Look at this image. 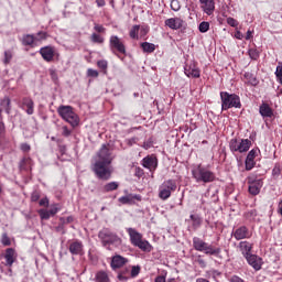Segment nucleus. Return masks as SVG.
Instances as JSON below:
<instances>
[{
	"label": "nucleus",
	"instance_id": "1",
	"mask_svg": "<svg viewBox=\"0 0 282 282\" xmlns=\"http://www.w3.org/2000/svg\"><path fill=\"white\" fill-rule=\"evenodd\" d=\"M127 232L130 237V242L135 248H139V250H142L143 252H151L153 250V246L149 242V240L142 239V234H140L135 228H127Z\"/></svg>",
	"mask_w": 282,
	"mask_h": 282
},
{
	"label": "nucleus",
	"instance_id": "2",
	"mask_svg": "<svg viewBox=\"0 0 282 282\" xmlns=\"http://www.w3.org/2000/svg\"><path fill=\"white\" fill-rule=\"evenodd\" d=\"M57 113L62 118V120H65V122H68L70 127L76 128L78 124H80V117L74 111V108L72 106H65L62 105L57 108Z\"/></svg>",
	"mask_w": 282,
	"mask_h": 282
},
{
	"label": "nucleus",
	"instance_id": "3",
	"mask_svg": "<svg viewBox=\"0 0 282 282\" xmlns=\"http://www.w3.org/2000/svg\"><path fill=\"white\" fill-rule=\"evenodd\" d=\"M192 177H194L195 182H197L198 184H210V182H215V173L202 166V164H198L195 167H193Z\"/></svg>",
	"mask_w": 282,
	"mask_h": 282
},
{
	"label": "nucleus",
	"instance_id": "4",
	"mask_svg": "<svg viewBox=\"0 0 282 282\" xmlns=\"http://www.w3.org/2000/svg\"><path fill=\"white\" fill-rule=\"evenodd\" d=\"M193 248L194 250H197V252H204L205 254H210L213 257H219V254H221V248H215L213 245H209L198 237L193 238Z\"/></svg>",
	"mask_w": 282,
	"mask_h": 282
},
{
	"label": "nucleus",
	"instance_id": "5",
	"mask_svg": "<svg viewBox=\"0 0 282 282\" xmlns=\"http://www.w3.org/2000/svg\"><path fill=\"white\" fill-rule=\"evenodd\" d=\"M93 172L99 180H111V173H113V167L111 163H105L102 161H95L93 164Z\"/></svg>",
	"mask_w": 282,
	"mask_h": 282
},
{
	"label": "nucleus",
	"instance_id": "6",
	"mask_svg": "<svg viewBox=\"0 0 282 282\" xmlns=\"http://www.w3.org/2000/svg\"><path fill=\"white\" fill-rule=\"evenodd\" d=\"M220 98L223 111H228V109H232V107H235V109H241V99L239 96L221 91Z\"/></svg>",
	"mask_w": 282,
	"mask_h": 282
},
{
	"label": "nucleus",
	"instance_id": "7",
	"mask_svg": "<svg viewBox=\"0 0 282 282\" xmlns=\"http://www.w3.org/2000/svg\"><path fill=\"white\" fill-rule=\"evenodd\" d=\"M98 237L102 246H121L122 239L108 228H104L99 231Z\"/></svg>",
	"mask_w": 282,
	"mask_h": 282
},
{
	"label": "nucleus",
	"instance_id": "8",
	"mask_svg": "<svg viewBox=\"0 0 282 282\" xmlns=\"http://www.w3.org/2000/svg\"><path fill=\"white\" fill-rule=\"evenodd\" d=\"M250 147H252L250 139H241L240 141L231 139L229 142V149L232 153H247V151H250Z\"/></svg>",
	"mask_w": 282,
	"mask_h": 282
},
{
	"label": "nucleus",
	"instance_id": "9",
	"mask_svg": "<svg viewBox=\"0 0 282 282\" xmlns=\"http://www.w3.org/2000/svg\"><path fill=\"white\" fill-rule=\"evenodd\" d=\"M177 188V184L173 180H167L162 183L159 188V197L160 199L166 200L171 197V194L175 192Z\"/></svg>",
	"mask_w": 282,
	"mask_h": 282
},
{
	"label": "nucleus",
	"instance_id": "10",
	"mask_svg": "<svg viewBox=\"0 0 282 282\" xmlns=\"http://www.w3.org/2000/svg\"><path fill=\"white\" fill-rule=\"evenodd\" d=\"M96 162H104L106 164H111L113 162V156L111 155V150L109 145L102 144L97 153Z\"/></svg>",
	"mask_w": 282,
	"mask_h": 282
},
{
	"label": "nucleus",
	"instance_id": "11",
	"mask_svg": "<svg viewBox=\"0 0 282 282\" xmlns=\"http://www.w3.org/2000/svg\"><path fill=\"white\" fill-rule=\"evenodd\" d=\"M184 74L187 78H199L202 76V72L195 62H189L184 67Z\"/></svg>",
	"mask_w": 282,
	"mask_h": 282
},
{
	"label": "nucleus",
	"instance_id": "12",
	"mask_svg": "<svg viewBox=\"0 0 282 282\" xmlns=\"http://www.w3.org/2000/svg\"><path fill=\"white\" fill-rule=\"evenodd\" d=\"M249 193L250 195H259L261 193V188L263 187L262 180H254V177H248Z\"/></svg>",
	"mask_w": 282,
	"mask_h": 282
},
{
	"label": "nucleus",
	"instance_id": "13",
	"mask_svg": "<svg viewBox=\"0 0 282 282\" xmlns=\"http://www.w3.org/2000/svg\"><path fill=\"white\" fill-rule=\"evenodd\" d=\"M109 43L110 50H116L119 52V54H127V47L124 46V43H122V40H120V37L117 35L110 36Z\"/></svg>",
	"mask_w": 282,
	"mask_h": 282
},
{
	"label": "nucleus",
	"instance_id": "14",
	"mask_svg": "<svg viewBox=\"0 0 282 282\" xmlns=\"http://www.w3.org/2000/svg\"><path fill=\"white\" fill-rule=\"evenodd\" d=\"M129 263V259L120 256V254H115L111 258L110 261V268L112 270H120V268H124Z\"/></svg>",
	"mask_w": 282,
	"mask_h": 282
},
{
	"label": "nucleus",
	"instance_id": "15",
	"mask_svg": "<svg viewBox=\"0 0 282 282\" xmlns=\"http://www.w3.org/2000/svg\"><path fill=\"white\" fill-rule=\"evenodd\" d=\"M40 54L46 63H52L56 54V50L53 46H44L40 50Z\"/></svg>",
	"mask_w": 282,
	"mask_h": 282
},
{
	"label": "nucleus",
	"instance_id": "16",
	"mask_svg": "<svg viewBox=\"0 0 282 282\" xmlns=\"http://www.w3.org/2000/svg\"><path fill=\"white\" fill-rule=\"evenodd\" d=\"M234 237L236 238L237 241H241V239H250L252 235L250 234V230H248V227L241 226L237 228L232 232Z\"/></svg>",
	"mask_w": 282,
	"mask_h": 282
},
{
	"label": "nucleus",
	"instance_id": "17",
	"mask_svg": "<svg viewBox=\"0 0 282 282\" xmlns=\"http://www.w3.org/2000/svg\"><path fill=\"white\" fill-rule=\"evenodd\" d=\"M245 259L247 260V263L253 268V270H261V265H263V259H261V257L251 253Z\"/></svg>",
	"mask_w": 282,
	"mask_h": 282
},
{
	"label": "nucleus",
	"instance_id": "18",
	"mask_svg": "<svg viewBox=\"0 0 282 282\" xmlns=\"http://www.w3.org/2000/svg\"><path fill=\"white\" fill-rule=\"evenodd\" d=\"M141 164L144 169H148L149 171H155L158 169V158L148 155L142 159Z\"/></svg>",
	"mask_w": 282,
	"mask_h": 282
},
{
	"label": "nucleus",
	"instance_id": "19",
	"mask_svg": "<svg viewBox=\"0 0 282 282\" xmlns=\"http://www.w3.org/2000/svg\"><path fill=\"white\" fill-rule=\"evenodd\" d=\"M199 3L203 12L208 17L215 12V0H199Z\"/></svg>",
	"mask_w": 282,
	"mask_h": 282
},
{
	"label": "nucleus",
	"instance_id": "20",
	"mask_svg": "<svg viewBox=\"0 0 282 282\" xmlns=\"http://www.w3.org/2000/svg\"><path fill=\"white\" fill-rule=\"evenodd\" d=\"M165 25L170 30H181V28H184V20L182 18H170L165 20Z\"/></svg>",
	"mask_w": 282,
	"mask_h": 282
},
{
	"label": "nucleus",
	"instance_id": "21",
	"mask_svg": "<svg viewBox=\"0 0 282 282\" xmlns=\"http://www.w3.org/2000/svg\"><path fill=\"white\" fill-rule=\"evenodd\" d=\"M18 257L19 256L17 254V251L14 249L8 248L4 253L6 265L8 268H12Z\"/></svg>",
	"mask_w": 282,
	"mask_h": 282
},
{
	"label": "nucleus",
	"instance_id": "22",
	"mask_svg": "<svg viewBox=\"0 0 282 282\" xmlns=\"http://www.w3.org/2000/svg\"><path fill=\"white\" fill-rule=\"evenodd\" d=\"M238 248L242 254V257H245V259L247 257H250V254H252V248H253V245L250 243L249 241H240L239 245H238Z\"/></svg>",
	"mask_w": 282,
	"mask_h": 282
},
{
	"label": "nucleus",
	"instance_id": "23",
	"mask_svg": "<svg viewBox=\"0 0 282 282\" xmlns=\"http://www.w3.org/2000/svg\"><path fill=\"white\" fill-rule=\"evenodd\" d=\"M254 158H257V150L249 151L245 161L246 171H252L254 169Z\"/></svg>",
	"mask_w": 282,
	"mask_h": 282
},
{
	"label": "nucleus",
	"instance_id": "24",
	"mask_svg": "<svg viewBox=\"0 0 282 282\" xmlns=\"http://www.w3.org/2000/svg\"><path fill=\"white\" fill-rule=\"evenodd\" d=\"M22 109L26 111L28 116H32L34 113V101L31 98L24 97L22 99Z\"/></svg>",
	"mask_w": 282,
	"mask_h": 282
},
{
	"label": "nucleus",
	"instance_id": "25",
	"mask_svg": "<svg viewBox=\"0 0 282 282\" xmlns=\"http://www.w3.org/2000/svg\"><path fill=\"white\" fill-rule=\"evenodd\" d=\"M70 254H83V242L80 241H74L69 245L68 248Z\"/></svg>",
	"mask_w": 282,
	"mask_h": 282
},
{
	"label": "nucleus",
	"instance_id": "26",
	"mask_svg": "<svg viewBox=\"0 0 282 282\" xmlns=\"http://www.w3.org/2000/svg\"><path fill=\"white\" fill-rule=\"evenodd\" d=\"M260 115L262 118H272L274 116V112L272 111V108L268 104H262L260 106Z\"/></svg>",
	"mask_w": 282,
	"mask_h": 282
},
{
	"label": "nucleus",
	"instance_id": "27",
	"mask_svg": "<svg viewBox=\"0 0 282 282\" xmlns=\"http://www.w3.org/2000/svg\"><path fill=\"white\" fill-rule=\"evenodd\" d=\"M20 171H30L32 169V159L23 158L19 163Z\"/></svg>",
	"mask_w": 282,
	"mask_h": 282
},
{
	"label": "nucleus",
	"instance_id": "28",
	"mask_svg": "<svg viewBox=\"0 0 282 282\" xmlns=\"http://www.w3.org/2000/svg\"><path fill=\"white\" fill-rule=\"evenodd\" d=\"M119 281H129L131 279V270L129 268H124L117 275Z\"/></svg>",
	"mask_w": 282,
	"mask_h": 282
},
{
	"label": "nucleus",
	"instance_id": "29",
	"mask_svg": "<svg viewBox=\"0 0 282 282\" xmlns=\"http://www.w3.org/2000/svg\"><path fill=\"white\" fill-rule=\"evenodd\" d=\"M141 47L147 54H153V52H155V44L153 43L143 42L141 43Z\"/></svg>",
	"mask_w": 282,
	"mask_h": 282
},
{
	"label": "nucleus",
	"instance_id": "30",
	"mask_svg": "<svg viewBox=\"0 0 282 282\" xmlns=\"http://www.w3.org/2000/svg\"><path fill=\"white\" fill-rule=\"evenodd\" d=\"M245 79L249 85H252L253 87H257L259 85V80H257V77L252 75V73H245Z\"/></svg>",
	"mask_w": 282,
	"mask_h": 282
},
{
	"label": "nucleus",
	"instance_id": "31",
	"mask_svg": "<svg viewBox=\"0 0 282 282\" xmlns=\"http://www.w3.org/2000/svg\"><path fill=\"white\" fill-rule=\"evenodd\" d=\"M34 43H36V37L32 34H26L22 39L23 45H34Z\"/></svg>",
	"mask_w": 282,
	"mask_h": 282
},
{
	"label": "nucleus",
	"instance_id": "32",
	"mask_svg": "<svg viewBox=\"0 0 282 282\" xmlns=\"http://www.w3.org/2000/svg\"><path fill=\"white\" fill-rule=\"evenodd\" d=\"M118 182H110L102 187L104 193H111V191H118Z\"/></svg>",
	"mask_w": 282,
	"mask_h": 282
},
{
	"label": "nucleus",
	"instance_id": "33",
	"mask_svg": "<svg viewBox=\"0 0 282 282\" xmlns=\"http://www.w3.org/2000/svg\"><path fill=\"white\" fill-rule=\"evenodd\" d=\"M189 219L193 221L192 226L195 230H197V228H199V226H202V217H199V215H191Z\"/></svg>",
	"mask_w": 282,
	"mask_h": 282
},
{
	"label": "nucleus",
	"instance_id": "34",
	"mask_svg": "<svg viewBox=\"0 0 282 282\" xmlns=\"http://www.w3.org/2000/svg\"><path fill=\"white\" fill-rule=\"evenodd\" d=\"M96 282H109V274L105 271H99L96 274Z\"/></svg>",
	"mask_w": 282,
	"mask_h": 282
},
{
	"label": "nucleus",
	"instance_id": "35",
	"mask_svg": "<svg viewBox=\"0 0 282 282\" xmlns=\"http://www.w3.org/2000/svg\"><path fill=\"white\" fill-rule=\"evenodd\" d=\"M275 78L280 85H282V62H279L275 68Z\"/></svg>",
	"mask_w": 282,
	"mask_h": 282
},
{
	"label": "nucleus",
	"instance_id": "36",
	"mask_svg": "<svg viewBox=\"0 0 282 282\" xmlns=\"http://www.w3.org/2000/svg\"><path fill=\"white\" fill-rule=\"evenodd\" d=\"M139 32H140V25H133L132 28H131V30H130V37H132V39H134V40H137L138 41V39H139V36H138V34H139Z\"/></svg>",
	"mask_w": 282,
	"mask_h": 282
},
{
	"label": "nucleus",
	"instance_id": "37",
	"mask_svg": "<svg viewBox=\"0 0 282 282\" xmlns=\"http://www.w3.org/2000/svg\"><path fill=\"white\" fill-rule=\"evenodd\" d=\"M198 30L199 32H202V34H206V32H208V30H210V23L204 21L200 22V24L198 25Z\"/></svg>",
	"mask_w": 282,
	"mask_h": 282
},
{
	"label": "nucleus",
	"instance_id": "38",
	"mask_svg": "<svg viewBox=\"0 0 282 282\" xmlns=\"http://www.w3.org/2000/svg\"><path fill=\"white\" fill-rule=\"evenodd\" d=\"M90 41L93 43H105V37L104 36H100L99 34L97 33H93L91 36H90Z\"/></svg>",
	"mask_w": 282,
	"mask_h": 282
},
{
	"label": "nucleus",
	"instance_id": "39",
	"mask_svg": "<svg viewBox=\"0 0 282 282\" xmlns=\"http://www.w3.org/2000/svg\"><path fill=\"white\" fill-rule=\"evenodd\" d=\"M181 9H182V4L180 3V0L171 1V10H173L174 12H180Z\"/></svg>",
	"mask_w": 282,
	"mask_h": 282
},
{
	"label": "nucleus",
	"instance_id": "40",
	"mask_svg": "<svg viewBox=\"0 0 282 282\" xmlns=\"http://www.w3.org/2000/svg\"><path fill=\"white\" fill-rule=\"evenodd\" d=\"M12 51H6L4 52V58H3V64L4 65H10L11 61H12Z\"/></svg>",
	"mask_w": 282,
	"mask_h": 282
},
{
	"label": "nucleus",
	"instance_id": "41",
	"mask_svg": "<svg viewBox=\"0 0 282 282\" xmlns=\"http://www.w3.org/2000/svg\"><path fill=\"white\" fill-rule=\"evenodd\" d=\"M39 215H40L41 219H45V220H47V219H50V217H52V215L50 214V210H47V209H40Z\"/></svg>",
	"mask_w": 282,
	"mask_h": 282
},
{
	"label": "nucleus",
	"instance_id": "42",
	"mask_svg": "<svg viewBox=\"0 0 282 282\" xmlns=\"http://www.w3.org/2000/svg\"><path fill=\"white\" fill-rule=\"evenodd\" d=\"M140 274V265H133L130 271L131 279H135Z\"/></svg>",
	"mask_w": 282,
	"mask_h": 282
},
{
	"label": "nucleus",
	"instance_id": "43",
	"mask_svg": "<svg viewBox=\"0 0 282 282\" xmlns=\"http://www.w3.org/2000/svg\"><path fill=\"white\" fill-rule=\"evenodd\" d=\"M58 210H61V205L54 204L51 206V209L48 210V213L51 214V217H54V215H56Z\"/></svg>",
	"mask_w": 282,
	"mask_h": 282
},
{
	"label": "nucleus",
	"instance_id": "44",
	"mask_svg": "<svg viewBox=\"0 0 282 282\" xmlns=\"http://www.w3.org/2000/svg\"><path fill=\"white\" fill-rule=\"evenodd\" d=\"M119 202L120 204H133V198L131 196H122Z\"/></svg>",
	"mask_w": 282,
	"mask_h": 282
},
{
	"label": "nucleus",
	"instance_id": "45",
	"mask_svg": "<svg viewBox=\"0 0 282 282\" xmlns=\"http://www.w3.org/2000/svg\"><path fill=\"white\" fill-rule=\"evenodd\" d=\"M1 243L2 246H11L12 241H10L8 234H2Z\"/></svg>",
	"mask_w": 282,
	"mask_h": 282
},
{
	"label": "nucleus",
	"instance_id": "46",
	"mask_svg": "<svg viewBox=\"0 0 282 282\" xmlns=\"http://www.w3.org/2000/svg\"><path fill=\"white\" fill-rule=\"evenodd\" d=\"M87 76H88L89 78H98L99 73H98V70H96V69L88 68V69H87Z\"/></svg>",
	"mask_w": 282,
	"mask_h": 282
},
{
	"label": "nucleus",
	"instance_id": "47",
	"mask_svg": "<svg viewBox=\"0 0 282 282\" xmlns=\"http://www.w3.org/2000/svg\"><path fill=\"white\" fill-rule=\"evenodd\" d=\"M249 56L252 61H257V58H259V51L254 48L249 50Z\"/></svg>",
	"mask_w": 282,
	"mask_h": 282
},
{
	"label": "nucleus",
	"instance_id": "48",
	"mask_svg": "<svg viewBox=\"0 0 282 282\" xmlns=\"http://www.w3.org/2000/svg\"><path fill=\"white\" fill-rule=\"evenodd\" d=\"M97 66L99 67V69H107L109 63L106 59H100L97 62Z\"/></svg>",
	"mask_w": 282,
	"mask_h": 282
},
{
	"label": "nucleus",
	"instance_id": "49",
	"mask_svg": "<svg viewBox=\"0 0 282 282\" xmlns=\"http://www.w3.org/2000/svg\"><path fill=\"white\" fill-rule=\"evenodd\" d=\"M20 149L23 153H30V151H32V147L28 143H21Z\"/></svg>",
	"mask_w": 282,
	"mask_h": 282
},
{
	"label": "nucleus",
	"instance_id": "50",
	"mask_svg": "<svg viewBox=\"0 0 282 282\" xmlns=\"http://www.w3.org/2000/svg\"><path fill=\"white\" fill-rule=\"evenodd\" d=\"M36 41H45V39H47V33L40 31L36 36H35Z\"/></svg>",
	"mask_w": 282,
	"mask_h": 282
},
{
	"label": "nucleus",
	"instance_id": "51",
	"mask_svg": "<svg viewBox=\"0 0 282 282\" xmlns=\"http://www.w3.org/2000/svg\"><path fill=\"white\" fill-rule=\"evenodd\" d=\"M227 23L230 28H237L239 25V22L235 18H227Z\"/></svg>",
	"mask_w": 282,
	"mask_h": 282
},
{
	"label": "nucleus",
	"instance_id": "52",
	"mask_svg": "<svg viewBox=\"0 0 282 282\" xmlns=\"http://www.w3.org/2000/svg\"><path fill=\"white\" fill-rule=\"evenodd\" d=\"M62 135H64L65 138H69V135H72V130L67 128V126H64L62 128Z\"/></svg>",
	"mask_w": 282,
	"mask_h": 282
},
{
	"label": "nucleus",
	"instance_id": "53",
	"mask_svg": "<svg viewBox=\"0 0 282 282\" xmlns=\"http://www.w3.org/2000/svg\"><path fill=\"white\" fill-rule=\"evenodd\" d=\"M279 175H281V166L280 165H275L272 170V176L273 177H279Z\"/></svg>",
	"mask_w": 282,
	"mask_h": 282
},
{
	"label": "nucleus",
	"instance_id": "54",
	"mask_svg": "<svg viewBox=\"0 0 282 282\" xmlns=\"http://www.w3.org/2000/svg\"><path fill=\"white\" fill-rule=\"evenodd\" d=\"M1 106L6 107V109H10V98L4 97L1 101Z\"/></svg>",
	"mask_w": 282,
	"mask_h": 282
},
{
	"label": "nucleus",
	"instance_id": "55",
	"mask_svg": "<svg viewBox=\"0 0 282 282\" xmlns=\"http://www.w3.org/2000/svg\"><path fill=\"white\" fill-rule=\"evenodd\" d=\"M134 175L135 177H142V175H144V170H142L141 167H135Z\"/></svg>",
	"mask_w": 282,
	"mask_h": 282
},
{
	"label": "nucleus",
	"instance_id": "56",
	"mask_svg": "<svg viewBox=\"0 0 282 282\" xmlns=\"http://www.w3.org/2000/svg\"><path fill=\"white\" fill-rule=\"evenodd\" d=\"M39 199H41V194H39V192H33L31 195V200L39 202Z\"/></svg>",
	"mask_w": 282,
	"mask_h": 282
},
{
	"label": "nucleus",
	"instance_id": "57",
	"mask_svg": "<svg viewBox=\"0 0 282 282\" xmlns=\"http://www.w3.org/2000/svg\"><path fill=\"white\" fill-rule=\"evenodd\" d=\"M94 30H95L96 32H99V33L104 34V32H105V26H102L101 24H95Z\"/></svg>",
	"mask_w": 282,
	"mask_h": 282
},
{
	"label": "nucleus",
	"instance_id": "58",
	"mask_svg": "<svg viewBox=\"0 0 282 282\" xmlns=\"http://www.w3.org/2000/svg\"><path fill=\"white\" fill-rule=\"evenodd\" d=\"M229 282H243V279L239 278V275H232Z\"/></svg>",
	"mask_w": 282,
	"mask_h": 282
},
{
	"label": "nucleus",
	"instance_id": "59",
	"mask_svg": "<svg viewBox=\"0 0 282 282\" xmlns=\"http://www.w3.org/2000/svg\"><path fill=\"white\" fill-rule=\"evenodd\" d=\"M40 206H45V207L50 206V199H47V197L42 198L40 200Z\"/></svg>",
	"mask_w": 282,
	"mask_h": 282
},
{
	"label": "nucleus",
	"instance_id": "60",
	"mask_svg": "<svg viewBox=\"0 0 282 282\" xmlns=\"http://www.w3.org/2000/svg\"><path fill=\"white\" fill-rule=\"evenodd\" d=\"M235 39H238V41L243 40V33H241V31H236Z\"/></svg>",
	"mask_w": 282,
	"mask_h": 282
},
{
	"label": "nucleus",
	"instance_id": "61",
	"mask_svg": "<svg viewBox=\"0 0 282 282\" xmlns=\"http://www.w3.org/2000/svg\"><path fill=\"white\" fill-rule=\"evenodd\" d=\"M3 133H6V124L0 121V137L3 135Z\"/></svg>",
	"mask_w": 282,
	"mask_h": 282
},
{
	"label": "nucleus",
	"instance_id": "62",
	"mask_svg": "<svg viewBox=\"0 0 282 282\" xmlns=\"http://www.w3.org/2000/svg\"><path fill=\"white\" fill-rule=\"evenodd\" d=\"M253 31L248 30L246 35V41H250L252 39Z\"/></svg>",
	"mask_w": 282,
	"mask_h": 282
},
{
	"label": "nucleus",
	"instance_id": "63",
	"mask_svg": "<svg viewBox=\"0 0 282 282\" xmlns=\"http://www.w3.org/2000/svg\"><path fill=\"white\" fill-rule=\"evenodd\" d=\"M98 8L105 7V0H96Z\"/></svg>",
	"mask_w": 282,
	"mask_h": 282
},
{
	"label": "nucleus",
	"instance_id": "64",
	"mask_svg": "<svg viewBox=\"0 0 282 282\" xmlns=\"http://www.w3.org/2000/svg\"><path fill=\"white\" fill-rule=\"evenodd\" d=\"M278 213L282 216V205H281V203L279 204Z\"/></svg>",
	"mask_w": 282,
	"mask_h": 282
}]
</instances>
